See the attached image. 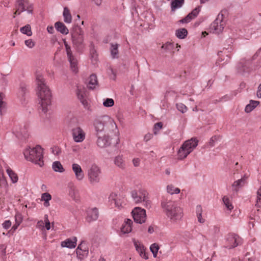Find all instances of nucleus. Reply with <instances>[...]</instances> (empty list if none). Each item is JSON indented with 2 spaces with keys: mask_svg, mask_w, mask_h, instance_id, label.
<instances>
[{
  "mask_svg": "<svg viewBox=\"0 0 261 261\" xmlns=\"http://www.w3.org/2000/svg\"><path fill=\"white\" fill-rule=\"evenodd\" d=\"M249 103L251 105L252 108L255 109L259 105V102L258 101L251 100Z\"/></svg>",
  "mask_w": 261,
  "mask_h": 261,
  "instance_id": "nucleus-56",
  "label": "nucleus"
},
{
  "mask_svg": "<svg viewBox=\"0 0 261 261\" xmlns=\"http://www.w3.org/2000/svg\"><path fill=\"white\" fill-rule=\"evenodd\" d=\"M99 215L98 209L96 207L89 209L87 211L86 220L88 222L95 221L97 219Z\"/></svg>",
  "mask_w": 261,
  "mask_h": 261,
  "instance_id": "nucleus-15",
  "label": "nucleus"
},
{
  "mask_svg": "<svg viewBox=\"0 0 261 261\" xmlns=\"http://www.w3.org/2000/svg\"><path fill=\"white\" fill-rule=\"evenodd\" d=\"M52 167L55 172L62 173L64 171V169L59 161L54 162L53 163Z\"/></svg>",
  "mask_w": 261,
  "mask_h": 261,
  "instance_id": "nucleus-32",
  "label": "nucleus"
},
{
  "mask_svg": "<svg viewBox=\"0 0 261 261\" xmlns=\"http://www.w3.org/2000/svg\"><path fill=\"white\" fill-rule=\"evenodd\" d=\"M3 226L5 229H8L11 225V222L10 220H6L3 223Z\"/></svg>",
  "mask_w": 261,
  "mask_h": 261,
  "instance_id": "nucleus-53",
  "label": "nucleus"
},
{
  "mask_svg": "<svg viewBox=\"0 0 261 261\" xmlns=\"http://www.w3.org/2000/svg\"><path fill=\"white\" fill-rule=\"evenodd\" d=\"M20 31L22 34H26L29 36L32 35L31 28L29 24L21 28Z\"/></svg>",
  "mask_w": 261,
  "mask_h": 261,
  "instance_id": "nucleus-36",
  "label": "nucleus"
},
{
  "mask_svg": "<svg viewBox=\"0 0 261 261\" xmlns=\"http://www.w3.org/2000/svg\"><path fill=\"white\" fill-rule=\"evenodd\" d=\"M163 123L161 122H159L154 124L153 126V133L155 135H156L158 133V132L163 127Z\"/></svg>",
  "mask_w": 261,
  "mask_h": 261,
  "instance_id": "nucleus-43",
  "label": "nucleus"
},
{
  "mask_svg": "<svg viewBox=\"0 0 261 261\" xmlns=\"http://www.w3.org/2000/svg\"><path fill=\"white\" fill-rule=\"evenodd\" d=\"M97 145L101 148L106 147L111 144V139L107 135H97Z\"/></svg>",
  "mask_w": 261,
  "mask_h": 261,
  "instance_id": "nucleus-13",
  "label": "nucleus"
},
{
  "mask_svg": "<svg viewBox=\"0 0 261 261\" xmlns=\"http://www.w3.org/2000/svg\"><path fill=\"white\" fill-rule=\"evenodd\" d=\"M51 199V195L47 192L43 193L41 195V200L44 201L43 205L45 207H48L49 205V200Z\"/></svg>",
  "mask_w": 261,
  "mask_h": 261,
  "instance_id": "nucleus-30",
  "label": "nucleus"
},
{
  "mask_svg": "<svg viewBox=\"0 0 261 261\" xmlns=\"http://www.w3.org/2000/svg\"><path fill=\"white\" fill-rule=\"evenodd\" d=\"M140 160L138 158H136L133 159V163L135 167H138L139 166Z\"/></svg>",
  "mask_w": 261,
  "mask_h": 261,
  "instance_id": "nucleus-60",
  "label": "nucleus"
},
{
  "mask_svg": "<svg viewBox=\"0 0 261 261\" xmlns=\"http://www.w3.org/2000/svg\"><path fill=\"white\" fill-rule=\"evenodd\" d=\"M114 105V101L112 98H107L103 102V105L105 107H111Z\"/></svg>",
  "mask_w": 261,
  "mask_h": 261,
  "instance_id": "nucleus-41",
  "label": "nucleus"
},
{
  "mask_svg": "<svg viewBox=\"0 0 261 261\" xmlns=\"http://www.w3.org/2000/svg\"><path fill=\"white\" fill-rule=\"evenodd\" d=\"M198 142V140L194 138L186 141L178 151V159L182 160L186 158L197 146Z\"/></svg>",
  "mask_w": 261,
  "mask_h": 261,
  "instance_id": "nucleus-6",
  "label": "nucleus"
},
{
  "mask_svg": "<svg viewBox=\"0 0 261 261\" xmlns=\"http://www.w3.org/2000/svg\"><path fill=\"white\" fill-rule=\"evenodd\" d=\"M111 204H114L115 207H120L121 206L120 199L116 193H112L109 197Z\"/></svg>",
  "mask_w": 261,
  "mask_h": 261,
  "instance_id": "nucleus-22",
  "label": "nucleus"
},
{
  "mask_svg": "<svg viewBox=\"0 0 261 261\" xmlns=\"http://www.w3.org/2000/svg\"><path fill=\"white\" fill-rule=\"evenodd\" d=\"M93 126L95 134L97 135H104L110 132L116 124L114 120L108 116H103L95 119L93 122Z\"/></svg>",
  "mask_w": 261,
  "mask_h": 261,
  "instance_id": "nucleus-2",
  "label": "nucleus"
},
{
  "mask_svg": "<svg viewBox=\"0 0 261 261\" xmlns=\"http://www.w3.org/2000/svg\"><path fill=\"white\" fill-rule=\"evenodd\" d=\"M167 190L168 193L170 194H178L180 192V189L178 188H174L172 185H168L167 187Z\"/></svg>",
  "mask_w": 261,
  "mask_h": 261,
  "instance_id": "nucleus-37",
  "label": "nucleus"
},
{
  "mask_svg": "<svg viewBox=\"0 0 261 261\" xmlns=\"http://www.w3.org/2000/svg\"><path fill=\"white\" fill-rule=\"evenodd\" d=\"M218 137L216 136H213L210 140L209 143L210 145L212 146L214 145L215 142L217 140Z\"/></svg>",
  "mask_w": 261,
  "mask_h": 261,
  "instance_id": "nucleus-57",
  "label": "nucleus"
},
{
  "mask_svg": "<svg viewBox=\"0 0 261 261\" xmlns=\"http://www.w3.org/2000/svg\"><path fill=\"white\" fill-rule=\"evenodd\" d=\"M20 223L21 221H18L17 218L16 217V223L13 226L12 229L15 230L18 228V226L20 225Z\"/></svg>",
  "mask_w": 261,
  "mask_h": 261,
  "instance_id": "nucleus-59",
  "label": "nucleus"
},
{
  "mask_svg": "<svg viewBox=\"0 0 261 261\" xmlns=\"http://www.w3.org/2000/svg\"><path fill=\"white\" fill-rule=\"evenodd\" d=\"M84 32L82 28L76 25L73 27L71 32L73 46L77 52L82 53L85 47L84 38Z\"/></svg>",
  "mask_w": 261,
  "mask_h": 261,
  "instance_id": "nucleus-5",
  "label": "nucleus"
},
{
  "mask_svg": "<svg viewBox=\"0 0 261 261\" xmlns=\"http://www.w3.org/2000/svg\"><path fill=\"white\" fill-rule=\"evenodd\" d=\"M132 214L135 222L142 224L145 222L146 215L145 210L136 207L132 211Z\"/></svg>",
  "mask_w": 261,
  "mask_h": 261,
  "instance_id": "nucleus-11",
  "label": "nucleus"
},
{
  "mask_svg": "<svg viewBox=\"0 0 261 261\" xmlns=\"http://www.w3.org/2000/svg\"><path fill=\"white\" fill-rule=\"evenodd\" d=\"M77 239L74 237L72 238H68L61 242V245L62 247L68 248H74L76 245Z\"/></svg>",
  "mask_w": 261,
  "mask_h": 261,
  "instance_id": "nucleus-18",
  "label": "nucleus"
},
{
  "mask_svg": "<svg viewBox=\"0 0 261 261\" xmlns=\"http://www.w3.org/2000/svg\"><path fill=\"white\" fill-rule=\"evenodd\" d=\"M159 249V246L156 243H154L150 246V250L152 253L154 257H156Z\"/></svg>",
  "mask_w": 261,
  "mask_h": 261,
  "instance_id": "nucleus-38",
  "label": "nucleus"
},
{
  "mask_svg": "<svg viewBox=\"0 0 261 261\" xmlns=\"http://www.w3.org/2000/svg\"><path fill=\"white\" fill-rule=\"evenodd\" d=\"M98 85L97 76L95 74H92L88 79L87 87L89 89L93 90Z\"/></svg>",
  "mask_w": 261,
  "mask_h": 261,
  "instance_id": "nucleus-20",
  "label": "nucleus"
},
{
  "mask_svg": "<svg viewBox=\"0 0 261 261\" xmlns=\"http://www.w3.org/2000/svg\"><path fill=\"white\" fill-rule=\"evenodd\" d=\"M72 134L74 141L76 142H82L85 138V133L80 127L74 128L72 130Z\"/></svg>",
  "mask_w": 261,
  "mask_h": 261,
  "instance_id": "nucleus-12",
  "label": "nucleus"
},
{
  "mask_svg": "<svg viewBox=\"0 0 261 261\" xmlns=\"http://www.w3.org/2000/svg\"><path fill=\"white\" fill-rule=\"evenodd\" d=\"M153 137V135L151 133L146 134L144 137V141L145 142H147L150 140Z\"/></svg>",
  "mask_w": 261,
  "mask_h": 261,
  "instance_id": "nucleus-55",
  "label": "nucleus"
},
{
  "mask_svg": "<svg viewBox=\"0 0 261 261\" xmlns=\"http://www.w3.org/2000/svg\"><path fill=\"white\" fill-rule=\"evenodd\" d=\"M45 223V228L47 230H49L50 228V223L48 220H47V222Z\"/></svg>",
  "mask_w": 261,
  "mask_h": 261,
  "instance_id": "nucleus-64",
  "label": "nucleus"
},
{
  "mask_svg": "<svg viewBox=\"0 0 261 261\" xmlns=\"http://www.w3.org/2000/svg\"><path fill=\"white\" fill-rule=\"evenodd\" d=\"M90 55L91 56L92 59H93L94 60H96L97 54L96 53V50L94 48L90 49Z\"/></svg>",
  "mask_w": 261,
  "mask_h": 261,
  "instance_id": "nucleus-52",
  "label": "nucleus"
},
{
  "mask_svg": "<svg viewBox=\"0 0 261 261\" xmlns=\"http://www.w3.org/2000/svg\"><path fill=\"white\" fill-rule=\"evenodd\" d=\"M185 0H174L171 2V8L172 11H174L175 9L179 8L182 6Z\"/></svg>",
  "mask_w": 261,
  "mask_h": 261,
  "instance_id": "nucleus-28",
  "label": "nucleus"
},
{
  "mask_svg": "<svg viewBox=\"0 0 261 261\" xmlns=\"http://www.w3.org/2000/svg\"><path fill=\"white\" fill-rule=\"evenodd\" d=\"M118 44H111V53L113 58H117L118 54Z\"/></svg>",
  "mask_w": 261,
  "mask_h": 261,
  "instance_id": "nucleus-35",
  "label": "nucleus"
},
{
  "mask_svg": "<svg viewBox=\"0 0 261 261\" xmlns=\"http://www.w3.org/2000/svg\"><path fill=\"white\" fill-rule=\"evenodd\" d=\"M68 59L70 64L71 70L75 73H76L78 71L77 59L74 56Z\"/></svg>",
  "mask_w": 261,
  "mask_h": 261,
  "instance_id": "nucleus-29",
  "label": "nucleus"
},
{
  "mask_svg": "<svg viewBox=\"0 0 261 261\" xmlns=\"http://www.w3.org/2000/svg\"><path fill=\"white\" fill-rule=\"evenodd\" d=\"M76 94L79 99L80 100L83 106L85 108H87L88 106V102L85 97L84 94L82 92L81 90L79 89H77Z\"/></svg>",
  "mask_w": 261,
  "mask_h": 261,
  "instance_id": "nucleus-26",
  "label": "nucleus"
},
{
  "mask_svg": "<svg viewBox=\"0 0 261 261\" xmlns=\"http://www.w3.org/2000/svg\"><path fill=\"white\" fill-rule=\"evenodd\" d=\"M224 15L219 13L216 19L211 24L210 29L213 33L219 34L222 32L225 25V23L223 20Z\"/></svg>",
  "mask_w": 261,
  "mask_h": 261,
  "instance_id": "nucleus-7",
  "label": "nucleus"
},
{
  "mask_svg": "<svg viewBox=\"0 0 261 261\" xmlns=\"http://www.w3.org/2000/svg\"><path fill=\"white\" fill-rule=\"evenodd\" d=\"M223 201L228 210L231 211L232 209H233V206H232L231 203L227 197L224 196L223 198Z\"/></svg>",
  "mask_w": 261,
  "mask_h": 261,
  "instance_id": "nucleus-39",
  "label": "nucleus"
},
{
  "mask_svg": "<svg viewBox=\"0 0 261 261\" xmlns=\"http://www.w3.org/2000/svg\"><path fill=\"white\" fill-rule=\"evenodd\" d=\"M147 194L145 191L140 190L137 192L136 190L132 191L131 195L136 203H139L144 200L145 196Z\"/></svg>",
  "mask_w": 261,
  "mask_h": 261,
  "instance_id": "nucleus-14",
  "label": "nucleus"
},
{
  "mask_svg": "<svg viewBox=\"0 0 261 261\" xmlns=\"http://www.w3.org/2000/svg\"><path fill=\"white\" fill-rule=\"evenodd\" d=\"M26 160L38 164L40 167L44 165L43 158V149L40 145H36L33 148H27L23 151Z\"/></svg>",
  "mask_w": 261,
  "mask_h": 261,
  "instance_id": "nucleus-4",
  "label": "nucleus"
},
{
  "mask_svg": "<svg viewBox=\"0 0 261 261\" xmlns=\"http://www.w3.org/2000/svg\"><path fill=\"white\" fill-rule=\"evenodd\" d=\"M16 11L14 13L13 18L15 17L16 15H20L23 11H27L29 14H32L33 10L32 5H28L26 1L21 0L17 1L15 5Z\"/></svg>",
  "mask_w": 261,
  "mask_h": 261,
  "instance_id": "nucleus-8",
  "label": "nucleus"
},
{
  "mask_svg": "<svg viewBox=\"0 0 261 261\" xmlns=\"http://www.w3.org/2000/svg\"><path fill=\"white\" fill-rule=\"evenodd\" d=\"M173 45V44L170 42H167L162 46V48L166 50H170L172 49Z\"/></svg>",
  "mask_w": 261,
  "mask_h": 261,
  "instance_id": "nucleus-47",
  "label": "nucleus"
},
{
  "mask_svg": "<svg viewBox=\"0 0 261 261\" xmlns=\"http://www.w3.org/2000/svg\"><path fill=\"white\" fill-rule=\"evenodd\" d=\"M25 44L29 48H32L34 46V42L32 39H28L25 41Z\"/></svg>",
  "mask_w": 261,
  "mask_h": 261,
  "instance_id": "nucleus-50",
  "label": "nucleus"
},
{
  "mask_svg": "<svg viewBox=\"0 0 261 261\" xmlns=\"http://www.w3.org/2000/svg\"><path fill=\"white\" fill-rule=\"evenodd\" d=\"M36 79L38 85V95L40 99V103L42 111L45 113L48 111L47 107L51 105V92L46 86L45 80L41 73L37 72Z\"/></svg>",
  "mask_w": 261,
  "mask_h": 261,
  "instance_id": "nucleus-1",
  "label": "nucleus"
},
{
  "mask_svg": "<svg viewBox=\"0 0 261 261\" xmlns=\"http://www.w3.org/2000/svg\"><path fill=\"white\" fill-rule=\"evenodd\" d=\"M253 109H254V108H252L251 105L250 103H249L248 105H247L246 106L245 109V111L246 113H249V112H251Z\"/></svg>",
  "mask_w": 261,
  "mask_h": 261,
  "instance_id": "nucleus-58",
  "label": "nucleus"
},
{
  "mask_svg": "<svg viewBox=\"0 0 261 261\" xmlns=\"http://www.w3.org/2000/svg\"><path fill=\"white\" fill-rule=\"evenodd\" d=\"M244 180H241L240 179L234 181L231 185L232 191L233 192L237 193L239 189L245 186L244 183Z\"/></svg>",
  "mask_w": 261,
  "mask_h": 261,
  "instance_id": "nucleus-24",
  "label": "nucleus"
},
{
  "mask_svg": "<svg viewBox=\"0 0 261 261\" xmlns=\"http://www.w3.org/2000/svg\"><path fill=\"white\" fill-rule=\"evenodd\" d=\"M7 172L9 176L11 178L13 183H16L18 181V176L16 173H15L11 168H8L7 169Z\"/></svg>",
  "mask_w": 261,
  "mask_h": 261,
  "instance_id": "nucleus-33",
  "label": "nucleus"
},
{
  "mask_svg": "<svg viewBox=\"0 0 261 261\" xmlns=\"http://www.w3.org/2000/svg\"><path fill=\"white\" fill-rule=\"evenodd\" d=\"M72 168L76 178L79 180H82L84 177V174L81 166L77 164L74 163L72 165Z\"/></svg>",
  "mask_w": 261,
  "mask_h": 261,
  "instance_id": "nucleus-17",
  "label": "nucleus"
},
{
  "mask_svg": "<svg viewBox=\"0 0 261 261\" xmlns=\"http://www.w3.org/2000/svg\"><path fill=\"white\" fill-rule=\"evenodd\" d=\"M175 35L179 39H184L188 35V31L185 28L179 29L176 31Z\"/></svg>",
  "mask_w": 261,
  "mask_h": 261,
  "instance_id": "nucleus-31",
  "label": "nucleus"
},
{
  "mask_svg": "<svg viewBox=\"0 0 261 261\" xmlns=\"http://www.w3.org/2000/svg\"><path fill=\"white\" fill-rule=\"evenodd\" d=\"M144 203V205L145 206L146 208H149L151 206V202L150 200L148 199L146 195L145 196L144 200L142 199V201Z\"/></svg>",
  "mask_w": 261,
  "mask_h": 261,
  "instance_id": "nucleus-48",
  "label": "nucleus"
},
{
  "mask_svg": "<svg viewBox=\"0 0 261 261\" xmlns=\"http://www.w3.org/2000/svg\"><path fill=\"white\" fill-rule=\"evenodd\" d=\"M114 163L119 168L123 169L125 167V162L121 155H118L115 157L114 160Z\"/></svg>",
  "mask_w": 261,
  "mask_h": 261,
  "instance_id": "nucleus-25",
  "label": "nucleus"
},
{
  "mask_svg": "<svg viewBox=\"0 0 261 261\" xmlns=\"http://www.w3.org/2000/svg\"><path fill=\"white\" fill-rule=\"evenodd\" d=\"M192 18L189 15H187L185 18L179 20V22L182 23H188L192 20Z\"/></svg>",
  "mask_w": 261,
  "mask_h": 261,
  "instance_id": "nucleus-49",
  "label": "nucleus"
},
{
  "mask_svg": "<svg viewBox=\"0 0 261 261\" xmlns=\"http://www.w3.org/2000/svg\"><path fill=\"white\" fill-rule=\"evenodd\" d=\"M52 152L55 155H58L60 152V149L58 146H55L51 148Z\"/></svg>",
  "mask_w": 261,
  "mask_h": 261,
  "instance_id": "nucleus-54",
  "label": "nucleus"
},
{
  "mask_svg": "<svg viewBox=\"0 0 261 261\" xmlns=\"http://www.w3.org/2000/svg\"><path fill=\"white\" fill-rule=\"evenodd\" d=\"M55 27L56 29L64 35H67L69 33V30L66 25L62 22L58 21L55 23Z\"/></svg>",
  "mask_w": 261,
  "mask_h": 261,
  "instance_id": "nucleus-23",
  "label": "nucleus"
},
{
  "mask_svg": "<svg viewBox=\"0 0 261 261\" xmlns=\"http://www.w3.org/2000/svg\"><path fill=\"white\" fill-rule=\"evenodd\" d=\"M199 12V7H196L194 10H193L190 13H189L188 15L190 16V17L192 18V19H193L198 16Z\"/></svg>",
  "mask_w": 261,
  "mask_h": 261,
  "instance_id": "nucleus-42",
  "label": "nucleus"
},
{
  "mask_svg": "<svg viewBox=\"0 0 261 261\" xmlns=\"http://www.w3.org/2000/svg\"><path fill=\"white\" fill-rule=\"evenodd\" d=\"M242 239L237 234L230 233L226 239L225 247L228 249L233 248L242 244Z\"/></svg>",
  "mask_w": 261,
  "mask_h": 261,
  "instance_id": "nucleus-9",
  "label": "nucleus"
},
{
  "mask_svg": "<svg viewBox=\"0 0 261 261\" xmlns=\"http://www.w3.org/2000/svg\"><path fill=\"white\" fill-rule=\"evenodd\" d=\"M197 218H198V221L200 223H203L204 222L205 220L204 219L202 218V214H200V215H197Z\"/></svg>",
  "mask_w": 261,
  "mask_h": 261,
  "instance_id": "nucleus-63",
  "label": "nucleus"
},
{
  "mask_svg": "<svg viewBox=\"0 0 261 261\" xmlns=\"http://www.w3.org/2000/svg\"><path fill=\"white\" fill-rule=\"evenodd\" d=\"M238 72L240 74H243L245 72L249 71V67L247 65H245L243 62H240L237 66Z\"/></svg>",
  "mask_w": 261,
  "mask_h": 261,
  "instance_id": "nucleus-34",
  "label": "nucleus"
},
{
  "mask_svg": "<svg viewBox=\"0 0 261 261\" xmlns=\"http://www.w3.org/2000/svg\"><path fill=\"white\" fill-rule=\"evenodd\" d=\"M133 243L136 250L139 253L140 255L144 259H148V256L145 253L144 246L135 239H133Z\"/></svg>",
  "mask_w": 261,
  "mask_h": 261,
  "instance_id": "nucleus-19",
  "label": "nucleus"
},
{
  "mask_svg": "<svg viewBox=\"0 0 261 261\" xmlns=\"http://www.w3.org/2000/svg\"><path fill=\"white\" fill-rule=\"evenodd\" d=\"M256 95L258 98H261V84L258 87Z\"/></svg>",
  "mask_w": 261,
  "mask_h": 261,
  "instance_id": "nucleus-62",
  "label": "nucleus"
},
{
  "mask_svg": "<svg viewBox=\"0 0 261 261\" xmlns=\"http://www.w3.org/2000/svg\"><path fill=\"white\" fill-rule=\"evenodd\" d=\"M65 48L68 58H71L72 57H73L70 46H69Z\"/></svg>",
  "mask_w": 261,
  "mask_h": 261,
  "instance_id": "nucleus-51",
  "label": "nucleus"
},
{
  "mask_svg": "<svg viewBox=\"0 0 261 261\" xmlns=\"http://www.w3.org/2000/svg\"><path fill=\"white\" fill-rule=\"evenodd\" d=\"M5 97V94L3 93H0V114L2 115L3 111H4L5 109V103L3 100Z\"/></svg>",
  "mask_w": 261,
  "mask_h": 261,
  "instance_id": "nucleus-40",
  "label": "nucleus"
},
{
  "mask_svg": "<svg viewBox=\"0 0 261 261\" xmlns=\"http://www.w3.org/2000/svg\"><path fill=\"white\" fill-rule=\"evenodd\" d=\"M63 15L65 22L67 23H70L71 22L72 17L69 10L67 7L64 8Z\"/></svg>",
  "mask_w": 261,
  "mask_h": 261,
  "instance_id": "nucleus-27",
  "label": "nucleus"
},
{
  "mask_svg": "<svg viewBox=\"0 0 261 261\" xmlns=\"http://www.w3.org/2000/svg\"><path fill=\"white\" fill-rule=\"evenodd\" d=\"M76 253L77 257L82 259L85 256H86L88 254V250L86 247L81 243L76 249Z\"/></svg>",
  "mask_w": 261,
  "mask_h": 261,
  "instance_id": "nucleus-16",
  "label": "nucleus"
},
{
  "mask_svg": "<svg viewBox=\"0 0 261 261\" xmlns=\"http://www.w3.org/2000/svg\"><path fill=\"white\" fill-rule=\"evenodd\" d=\"M132 224L133 221L129 219H127L121 228V232L124 234L129 233L132 230Z\"/></svg>",
  "mask_w": 261,
  "mask_h": 261,
  "instance_id": "nucleus-21",
  "label": "nucleus"
},
{
  "mask_svg": "<svg viewBox=\"0 0 261 261\" xmlns=\"http://www.w3.org/2000/svg\"><path fill=\"white\" fill-rule=\"evenodd\" d=\"M100 170L96 165H93L88 171V176L91 184L98 183L100 180Z\"/></svg>",
  "mask_w": 261,
  "mask_h": 261,
  "instance_id": "nucleus-10",
  "label": "nucleus"
},
{
  "mask_svg": "<svg viewBox=\"0 0 261 261\" xmlns=\"http://www.w3.org/2000/svg\"><path fill=\"white\" fill-rule=\"evenodd\" d=\"M27 92V87L24 86H21L20 90L19 91V95L22 98L25 96V94Z\"/></svg>",
  "mask_w": 261,
  "mask_h": 261,
  "instance_id": "nucleus-45",
  "label": "nucleus"
},
{
  "mask_svg": "<svg viewBox=\"0 0 261 261\" xmlns=\"http://www.w3.org/2000/svg\"><path fill=\"white\" fill-rule=\"evenodd\" d=\"M260 197H261V187L257 191L256 203L255 204V206L257 207H260V205H259L258 202L261 200Z\"/></svg>",
  "mask_w": 261,
  "mask_h": 261,
  "instance_id": "nucleus-46",
  "label": "nucleus"
},
{
  "mask_svg": "<svg viewBox=\"0 0 261 261\" xmlns=\"http://www.w3.org/2000/svg\"><path fill=\"white\" fill-rule=\"evenodd\" d=\"M202 210L201 205H198L196 206V214L197 215L202 214Z\"/></svg>",
  "mask_w": 261,
  "mask_h": 261,
  "instance_id": "nucleus-61",
  "label": "nucleus"
},
{
  "mask_svg": "<svg viewBox=\"0 0 261 261\" xmlns=\"http://www.w3.org/2000/svg\"><path fill=\"white\" fill-rule=\"evenodd\" d=\"M161 206L167 216L172 221L180 220L182 217L181 208L175 204L174 202L167 198L163 197Z\"/></svg>",
  "mask_w": 261,
  "mask_h": 261,
  "instance_id": "nucleus-3",
  "label": "nucleus"
},
{
  "mask_svg": "<svg viewBox=\"0 0 261 261\" xmlns=\"http://www.w3.org/2000/svg\"><path fill=\"white\" fill-rule=\"evenodd\" d=\"M176 108L182 113H184L187 111V107L181 103L176 104Z\"/></svg>",
  "mask_w": 261,
  "mask_h": 261,
  "instance_id": "nucleus-44",
  "label": "nucleus"
}]
</instances>
